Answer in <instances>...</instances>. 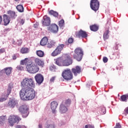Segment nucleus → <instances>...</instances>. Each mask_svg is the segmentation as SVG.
<instances>
[{"mask_svg": "<svg viewBox=\"0 0 128 128\" xmlns=\"http://www.w3.org/2000/svg\"><path fill=\"white\" fill-rule=\"evenodd\" d=\"M22 89L20 92V98L26 100H32L36 98V82L34 78H25L21 82Z\"/></svg>", "mask_w": 128, "mask_h": 128, "instance_id": "obj_1", "label": "nucleus"}, {"mask_svg": "<svg viewBox=\"0 0 128 128\" xmlns=\"http://www.w3.org/2000/svg\"><path fill=\"white\" fill-rule=\"evenodd\" d=\"M3 22L4 26H8L10 22V18L8 15L4 14L3 15Z\"/></svg>", "mask_w": 128, "mask_h": 128, "instance_id": "obj_15", "label": "nucleus"}, {"mask_svg": "<svg viewBox=\"0 0 128 128\" xmlns=\"http://www.w3.org/2000/svg\"><path fill=\"white\" fill-rule=\"evenodd\" d=\"M15 2H18V0H14Z\"/></svg>", "mask_w": 128, "mask_h": 128, "instance_id": "obj_58", "label": "nucleus"}, {"mask_svg": "<svg viewBox=\"0 0 128 128\" xmlns=\"http://www.w3.org/2000/svg\"><path fill=\"white\" fill-rule=\"evenodd\" d=\"M64 44H60L51 54V56H56L60 54H62V50H64Z\"/></svg>", "mask_w": 128, "mask_h": 128, "instance_id": "obj_7", "label": "nucleus"}, {"mask_svg": "<svg viewBox=\"0 0 128 128\" xmlns=\"http://www.w3.org/2000/svg\"><path fill=\"white\" fill-rule=\"evenodd\" d=\"M114 128H122V126L120 123H116V126Z\"/></svg>", "mask_w": 128, "mask_h": 128, "instance_id": "obj_46", "label": "nucleus"}, {"mask_svg": "<svg viewBox=\"0 0 128 128\" xmlns=\"http://www.w3.org/2000/svg\"><path fill=\"white\" fill-rule=\"evenodd\" d=\"M62 76L66 80H72L74 78L72 72L70 70V69L67 68L62 72Z\"/></svg>", "mask_w": 128, "mask_h": 128, "instance_id": "obj_5", "label": "nucleus"}, {"mask_svg": "<svg viewBox=\"0 0 128 128\" xmlns=\"http://www.w3.org/2000/svg\"><path fill=\"white\" fill-rule=\"evenodd\" d=\"M34 62L36 64L37 66H42V68L44 67V61L38 58H36L34 60Z\"/></svg>", "mask_w": 128, "mask_h": 128, "instance_id": "obj_18", "label": "nucleus"}, {"mask_svg": "<svg viewBox=\"0 0 128 128\" xmlns=\"http://www.w3.org/2000/svg\"><path fill=\"white\" fill-rule=\"evenodd\" d=\"M119 44H116V50H118V46Z\"/></svg>", "mask_w": 128, "mask_h": 128, "instance_id": "obj_56", "label": "nucleus"}, {"mask_svg": "<svg viewBox=\"0 0 128 128\" xmlns=\"http://www.w3.org/2000/svg\"><path fill=\"white\" fill-rule=\"evenodd\" d=\"M16 128H26V127L24 125H17L16 126Z\"/></svg>", "mask_w": 128, "mask_h": 128, "instance_id": "obj_44", "label": "nucleus"}, {"mask_svg": "<svg viewBox=\"0 0 128 128\" xmlns=\"http://www.w3.org/2000/svg\"><path fill=\"white\" fill-rule=\"evenodd\" d=\"M47 128H56V124H49L47 125Z\"/></svg>", "mask_w": 128, "mask_h": 128, "instance_id": "obj_38", "label": "nucleus"}, {"mask_svg": "<svg viewBox=\"0 0 128 128\" xmlns=\"http://www.w3.org/2000/svg\"><path fill=\"white\" fill-rule=\"evenodd\" d=\"M90 30L92 32H98V26L96 24L90 26Z\"/></svg>", "mask_w": 128, "mask_h": 128, "instance_id": "obj_25", "label": "nucleus"}, {"mask_svg": "<svg viewBox=\"0 0 128 128\" xmlns=\"http://www.w3.org/2000/svg\"><path fill=\"white\" fill-rule=\"evenodd\" d=\"M12 88H14V84H12V83L9 84L7 90V94H6V96H8L10 94V92H12Z\"/></svg>", "mask_w": 128, "mask_h": 128, "instance_id": "obj_23", "label": "nucleus"}, {"mask_svg": "<svg viewBox=\"0 0 128 128\" xmlns=\"http://www.w3.org/2000/svg\"><path fill=\"white\" fill-rule=\"evenodd\" d=\"M26 68L27 72L32 74H36V72H40V67L38 66L34 63H32V62L28 64V66H26Z\"/></svg>", "mask_w": 128, "mask_h": 128, "instance_id": "obj_3", "label": "nucleus"}, {"mask_svg": "<svg viewBox=\"0 0 128 128\" xmlns=\"http://www.w3.org/2000/svg\"><path fill=\"white\" fill-rule=\"evenodd\" d=\"M12 70V67L6 68L0 71V75L2 76L4 74H6V76H10Z\"/></svg>", "mask_w": 128, "mask_h": 128, "instance_id": "obj_9", "label": "nucleus"}, {"mask_svg": "<svg viewBox=\"0 0 128 128\" xmlns=\"http://www.w3.org/2000/svg\"><path fill=\"white\" fill-rule=\"evenodd\" d=\"M8 96L7 95H6L4 94H2V96L0 98V102H6V100L8 99Z\"/></svg>", "mask_w": 128, "mask_h": 128, "instance_id": "obj_28", "label": "nucleus"}, {"mask_svg": "<svg viewBox=\"0 0 128 128\" xmlns=\"http://www.w3.org/2000/svg\"><path fill=\"white\" fill-rule=\"evenodd\" d=\"M21 24H24V20L22 19L20 21Z\"/></svg>", "mask_w": 128, "mask_h": 128, "instance_id": "obj_52", "label": "nucleus"}, {"mask_svg": "<svg viewBox=\"0 0 128 128\" xmlns=\"http://www.w3.org/2000/svg\"><path fill=\"white\" fill-rule=\"evenodd\" d=\"M30 50L27 48H22L20 50L21 54H28Z\"/></svg>", "mask_w": 128, "mask_h": 128, "instance_id": "obj_31", "label": "nucleus"}, {"mask_svg": "<svg viewBox=\"0 0 128 128\" xmlns=\"http://www.w3.org/2000/svg\"><path fill=\"white\" fill-rule=\"evenodd\" d=\"M99 109L100 110V114H105L106 112V108H104V106H100Z\"/></svg>", "mask_w": 128, "mask_h": 128, "instance_id": "obj_34", "label": "nucleus"}, {"mask_svg": "<svg viewBox=\"0 0 128 128\" xmlns=\"http://www.w3.org/2000/svg\"><path fill=\"white\" fill-rule=\"evenodd\" d=\"M102 60H103L104 62V64H106L108 60V58L104 56Z\"/></svg>", "mask_w": 128, "mask_h": 128, "instance_id": "obj_43", "label": "nucleus"}, {"mask_svg": "<svg viewBox=\"0 0 128 128\" xmlns=\"http://www.w3.org/2000/svg\"><path fill=\"white\" fill-rule=\"evenodd\" d=\"M71 102H72V100H70V99L68 98L65 100V102H64V104L66 106H70V104Z\"/></svg>", "mask_w": 128, "mask_h": 128, "instance_id": "obj_36", "label": "nucleus"}, {"mask_svg": "<svg viewBox=\"0 0 128 128\" xmlns=\"http://www.w3.org/2000/svg\"><path fill=\"white\" fill-rule=\"evenodd\" d=\"M56 64L59 66H68L72 64V58L70 56L66 54L62 58H58L56 60Z\"/></svg>", "mask_w": 128, "mask_h": 128, "instance_id": "obj_2", "label": "nucleus"}, {"mask_svg": "<svg viewBox=\"0 0 128 128\" xmlns=\"http://www.w3.org/2000/svg\"><path fill=\"white\" fill-rule=\"evenodd\" d=\"M50 70H56V66H50Z\"/></svg>", "mask_w": 128, "mask_h": 128, "instance_id": "obj_48", "label": "nucleus"}, {"mask_svg": "<svg viewBox=\"0 0 128 128\" xmlns=\"http://www.w3.org/2000/svg\"><path fill=\"white\" fill-rule=\"evenodd\" d=\"M58 106V102L53 101L51 102V110H52V114H56V110Z\"/></svg>", "mask_w": 128, "mask_h": 128, "instance_id": "obj_19", "label": "nucleus"}, {"mask_svg": "<svg viewBox=\"0 0 128 128\" xmlns=\"http://www.w3.org/2000/svg\"><path fill=\"white\" fill-rule=\"evenodd\" d=\"M76 35L77 38H88V33L86 31L82 30H80V31L76 32Z\"/></svg>", "mask_w": 128, "mask_h": 128, "instance_id": "obj_10", "label": "nucleus"}, {"mask_svg": "<svg viewBox=\"0 0 128 128\" xmlns=\"http://www.w3.org/2000/svg\"><path fill=\"white\" fill-rule=\"evenodd\" d=\"M50 28L52 32L56 33L57 32H58V26L56 24H52L50 26Z\"/></svg>", "mask_w": 128, "mask_h": 128, "instance_id": "obj_20", "label": "nucleus"}, {"mask_svg": "<svg viewBox=\"0 0 128 128\" xmlns=\"http://www.w3.org/2000/svg\"><path fill=\"white\" fill-rule=\"evenodd\" d=\"M90 7L94 12L98 10V8H100V2H98V0H91Z\"/></svg>", "mask_w": 128, "mask_h": 128, "instance_id": "obj_8", "label": "nucleus"}, {"mask_svg": "<svg viewBox=\"0 0 128 128\" xmlns=\"http://www.w3.org/2000/svg\"><path fill=\"white\" fill-rule=\"evenodd\" d=\"M49 14H50L51 16H54L55 18H58V13L53 10H50L49 12Z\"/></svg>", "mask_w": 128, "mask_h": 128, "instance_id": "obj_27", "label": "nucleus"}, {"mask_svg": "<svg viewBox=\"0 0 128 128\" xmlns=\"http://www.w3.org/2000/svg\"><path fill=\"white\" fill-rule=\"evenodd\" d=\"M34 80L38 84H42V82H44V76L40 74H37L34 76Z\"/></svg>", "mask_w": 128, "mask_h": 128, "instance_id": "obj_11", "label": "nucleus"}, {"mask_svg": "<svg viewBox=\"0 0 128 128\" xmlns=\"http://www.w3.org/2000/svg\"><path fill=\"white\" fill-rule=\"evenodd\" d=\"M12 44H16V41L14 40H12Z\"/></svg>", "mask_w": 128, "mask_h": 128, "instance_id": "obj_54", "label": "nucleus"}, {"mask_svg": "<svg viewBox=\"0 0 128 128\" xmlns=\"http://www.w3.org/2000/svg\"><path fill=\"white\" fill-rule=\"evenodd\" d=\"M72 71L73 72L74 76H78V74H80L82 69L80 68V67L76 66V68H73L72 69Z\"/></svg>", "mask_w": 128, "mask_h": 128, "instance_id": "obj_17", "label": "nucleus"}, {"mask_svg": "<svg viewBox=\"0 0 128 128\" xmlns=\"http://www.w3.org/2000/svg\"><path fill=\"white\" fill-rule=\"evenodd\" d=\"M2 17L0 16V24H2Z\"/></svg>", "mask_w": 128, "mask_h": 128, "instance_id": "obj_50", "label": "nucleus"}, {"mask_svg": "<svg viewBox=\"0 0 128 128\" xmlns=\"http://www.w3.org/2000/svg\"><path fill=\"white\" fill-rule=\"evenodd\" d=\"M85 128H88V124L86 125Z\"/></svg>", "mask_w": 128, "mask_h": 128, "instance_id": "obj_57", "label": "nucleus"}, {"mask_svg": "<svg viewBox=\"0 0 128 128\" xmlns=\"http://www.w3.org/2000/svg\"><path fill=\"white\" fill-rule=\"evenodd\" d=\"M56 42L54 40H51L48 44V48H52L53 46H56Z\"/></svg>", "mask_w": 128, "mask_h": 128, "instance_id": "obj_30", "label": "nucleus"}, {"mask_svg": "<svg viewBox=\"0 0 128 128\" xmlns=\"http://www.w3.org/2000/svg\"><path fill=\"white\" fill-rule=\"evenodd\" d=\"M6 120V116H0V124H4V122Z\"/></svg>", "mask_w": 128, "mask_h": 128, "instance_id": "obj_35", "label": "nucleus"}, {"mask_svg": "<svg viewBox=\"0 0 128 128\" xmlns=\"http://www.w3.org/2000/svg\"><path fill=\"white\" fill-rule=\"evenodd\" d=\"M48 38L47 37H44L43 38L40 42V46H46L48 44Z\"/></svg>", "mask_w": 128, "mask_h": 128, "instance_id": "obj_22", "label": "nucleus"}, {"mask_svg": "<svg viewBox=\"0 0 128 128\" xmlns=\"http://www.w3.org/2000/svg\"><path fill=\"white\" fill-rule=\"evenodd\" d=\"M108 30H106L103 35V38L104 40H106L108 38Z\"/></svg>", "mask_w": 128, "mask_h": 128, "instance_id": "obj_33", "label": "nucleus"}, {"mask_svg": "<svg viewBox=\"0 0 128 128\" xmlns=\"http://www.w3.org/2000/svg\"><path fill=\"white\" fill-rule=\"evenodd\" d=\"M56 76H52V77L50 79V82H54V80H56Z\"/></svg>", "mask_w": 128, "mask_h": 128, "instance_id": "obj_42", "label": "nucleus"}, {"mask_svg": "<svg viewBox=\"0 0 128 128\" xmlns=\"http://www.w3.org/2000/svg\"><path fill=\"white\" fill-rule=\"evenodd\" d=\"M121 102H126L128 100V94L122 95L120 96Z\"/></svg>", "mask_w": 128, "mask_h": 128, "instance_id": "obj_32", "label": "nucleus"}, {"mask_svg": "<svg viewBox=\"0 0 128 128\" xmlns=\"http://www.w3.org/2000/svg\"><path fill=\"white\" fill-rule=\"evenodd\" d=\"M12 60H16V54H14L12 56Z\"/></svg>", "mask_w": 128, "mask_h": 128, "instance_id": "obj_49", "label": "nucleus"}, {"mask_svg": "<svg viewBox=\"0 0 128 128\" xmlns=\"http://www.w3.org/2000/svg\"><path fill=\"white\" fill-rule=\"evenodd\" d=\"M8 16L12 20H14V18H16V12H14L9 10L8 12Z\"/></svg>", "mask_w": 128, "mask_h": 128, "instance_id": "obj_21", "label": "nucleus"}, {"mask_svg": "<svg viewBox=\"0 0 128 128\" xmlns=\"http://www.w3.org/2000/svg\"><path fill=\"white\" fill-rule=\"evenodd\" d=\"M16 68L18 70H24V67L20 65H19L16 66Z\"/></svg>", "mask_w": 128, "mask_h": 128, "instance_id": "obj_40", "label": "nucleus"}, {"mask_svg": "<svg viewBox=\"0 0 128 128\" xmlns=\"http://www.w3.org/2000/svg\"><path fill=\"white\" fill-rule=\"evenodd\" d=\"M38 128H42V124H39Z\"/></svg>", "mask_w": 128, "mask_h": 128, "instance_id": "obj_55", "label": "nucleus"}, {"mask_svg": "<svg viewBox=\"0 0 128 128\" xmlns=\"http://www.w3.org/2000/svg\"><path fill=\"white\" fill-rule=\"evenodd\" d=\"M18 104V101L16 99H10L8 102L9 108H14Z\"/></svg>", "mask_w": 128, "mask_h": 128, "instance_id": "obj_16", "label": "nucleus"}, {"mask_svg": "<svg viewBox=\"0 0 128 128\" xmlns=\"http://www.w3.org/2000/svg\"><path fill=\"white\" fill-rule=\"evenodd\" d=\"M59 111L60 114H66V112H68V106L64 105V102L60 104L59 108Z\"/></svg>", "mask_w": 128, "mask_h": 128, "instance_id": "obj_14", "label": "nucleus"}, {"mask_svg": "<svg viewBox=\"0 0 128 128\" xmlns=\"http://www.w3.org/2000/svg\"><path fill=\"white\" fill-rule=\"evenodd\" d=\"M36 54L40 58H44V52L41 50L36 51Z\"/></svg>", "mask_w": 128, "mask_h": 128, "instance_id": "obj_26", "label": "nucleus"}, {"mask_svg": "<svg viewBox=\"0 0 128 128\" xmlns=\"http://www.w3.org/2000/svg\"><path fill=\"white\" fill-rule=\"evenodd\" d=\"M16 10L19 12H24V6L21 4L18 5L16 6Z\"/></svg>", "mask_w": 128, "mask_h": 128, "instance_id": "obj_29", "label": "nucleus"}, {"mask_svg": "<svg viewBox=\"0 0 128 128\" xmlns=\"http://www.w3.org/2000/svg\"><path fill=\"white\" fill-rule=\"evenodd\" d=\"M33 26L34 28H38V24H34Z\"/></svg>", "mask_w": 128, "mask_h": 128, "instance_id": "obj_53", "label": "nucleus"}, {"mask_svg": "<svg viewBox=\"0 0 128 128\" xmlns=\"http://www.w3.org/2000/svg\"><path fill=\"white\" fill-rule=\"evenodd\" d=\"M28 108L26 105H22L19 108V112L21 114H26V116H28Z\"/></svg>", "mask_w": 128, "mask_h": 128, "instance_id": "obj_13", "label": "nucleus"}, {"mask_svg": "<svg viewBox=\"0 0 128 128\" xmlns=\"http://www.w3.org/2000/svg\"><path fill=\"white\" fill-rule=\"evenodd\" d=\"M6 52V49L4 48H2L0 49V54H4Z\"/></svg>", "mask_w": 128, "mask_h": 128, "instance_id": "obj_47", "label": "nucleus"}, {"mask_svg": "<svg viewBox=\"0 0 128 128\" xmlns=\"http://www.w3.org/2000/svg\"><path fill=\"white\" fill-rule=\"evenodd\" d=\"M20 120H22L20 118L14 115L10 116L8 118V122L11 126H13L16 122H20Z\"/></svg>", "mask_w": 128, "mask_h": 128, "instance_id": "obj_6", "label": "nucleus"}, {"mask_svg": "<svg viewBox=\"0 0 128 128\" xmlns=\"http://www.w3.org/2000/svg\"><path fill=\"white\" fill-rule=\"evenodd\" d=\"M64 20H61L59 22V26L62 28V26H64Z\"/></svg>", "mask_w": 128, "mask_h": 128, "instance_id": "obj_37", "label": "nucleus"}, {"mask_svg": "<svg viewBox=\"0 0 128 128\" xmlns=\"http://www.w3.org/2000/svg\"><path fill=\"white\" fill-rule=\"evenodd\" d=\"M124 114L126 116L128 114V106L124 110Z\"/></svg>", "mask_w": 128, "mask_h": 128, "instance_id": "obj_41", "label": "nucleus"}, {"mask_svg": "<svg viewBox=\"0 0 128 128\" xmlns=\"http://www.w3.org/2000/svg\"><path fill=\"white\" fill-rule=\"evenodd\" d=\"M20 64H22V66L26 64V66H27L28 64H31V62H30V59H28V58H26L24 60H22Z\"/></svg>", "mask_w": 128, "mask_h": 128, "instance_id": "obj_24", "label": "nucleus"}, {"mask_svg": "<svg viewBox=\"0 0 128 128\" xmlns=\"http://www.w3.org/2000/svg\"><path fill=\"white\" fill-rule=\"evenodd\" d=\"M74 54H73V58L78 62H80L84 56V51L80 48H77L74 51Z\"/></svg>", "mask_w": 128, "mask_h": 128, "instance_id": "obj_4", "label": "nucleus"}, {"mask_svg": "<svg viewBox=\"0 0 128 128\" xmlns=\"http://www.w3.org/2000/svg\"><path fill=\"white\" fill-rule=\"evenodd\" d=\"M43 26H48L50 24V18L47 16H44L42 21Z\"/></svg>", "mask_w": 128, "mask_h": 128, "instance_id": "obj_12", "label": "nucleus"}, {"mask_svg": "<svg viewBox=\"0 0 128 128\" xmlns=\"http://www.w3.org/2000/svg\"><path fill=\"white\" fill-rule=\"evenodd\" d=\"M88 128H94V125H92V124H88Z\"/></svg>", "mask_w": 128, "mask_h": 128, "instance_id": "obj_51", "label": "nucleus"}, {"mask_svg": "<svg viewBox=\"0 0 128 128\" xmlns=\"http://www.w3.org/2000/svg\"><path fill=\"white\" fill-rule=\"evenodd\" d=\"M22 40L21 39H19L17 40L16 44L18 46H22Z\"/></svg>", "mask_w": 128, "mask_h": 128, "instance_id": "obj_39", "label": "nucleus"}, {"mask_svg": "<svg viewBox=\"0 0 128 128\" xmlns=\"http://www.w3.org/2000/svg\"><path fill=\"white\" fill-rule=\"evenodd\" d=\"M68 44H72V42H74V38H69L68 39Z\"/></svg>", "mask_w": 128, "mask_h": 128, "instance_id": "obj_45", "label": "nucleus"}]
</instances>
